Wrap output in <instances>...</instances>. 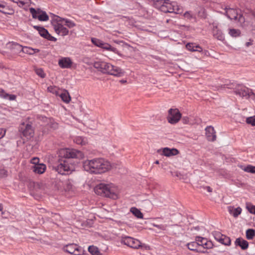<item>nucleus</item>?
I'll list each match as a JSON object with an SVG mask.
<instances>
[{"label": "nucleus", "instance_id": "9b49d317", "mask_svg": "<svg viewBox=\"0 0 255 255\" xmlns=\"http://www.w3.org/2000/svg\"><path fill=\"white\" fill-rule=\"evenodd\" d=\"M91 41L93 44L95 46L103 48L104 49L116 52L117 51L116 48L112 47V46L108 43L104 42L101 40H100L96 38H92Z\"/></svg>", "mask_w": 255, "mask_h": 255}, {"label": "nucleus", "instance_id": "f03ea898", "mask_svg": "<svg viewBox=\"0 0 255 255\" xmlns=\"http://www.w3.org/2000/svg\"><path fill=\"white\" fill-rule=\"evenodd\" d=\"M155 5L157 8L165 13L180 14L183 12L182 8L175 1H170L169 0H157Z\"/></svg>", "mask_w": 255, "mask_h": 255}, {"label": "nucleus", "instance_id": "bf43d9fd", "mask_svg": "<svg viewBox=\"0 0 255 255\" xmlns=\"http://www.w3.org/2000/svg\"><path fill=\"white\" fill-rule=\"evenodd\" d=\"M120 82H121L122 83H126L127 82V81L123 80H121Z\"/></svg>", "mask_w": 255, "mask_h": 255}, {"label": "nucleus", "instance_id": "3c124183", "mask_svg": "<svg viewBox=\"0 0 255 255\" xmlns=\"http://www.w3.org/2000/svg\"><path fill=\"white\" fill-rule=\"evenodd\" d=\"M6 131L2 128H0V139L3 137L5 134Z\"/></svg>", "mask_w": 255, "mask_h": 255}, {"label": "nucleus", "instance_id": "f3484780", "mask_svg": "<svg viewBox=\"0 0 255 255\" xmlns=\"http://www.w3.org/2000/svg\"><path fill=\"white\" fill-rule=\"evenodd\" d=\"M178 153L179 151L177 149L174 148H169L168 147H165L162 149V154L167 157L176 155Z\"/></svg>", "mask_w": 255, "mask_h": 255}, {"label": "nucleus", "instance_id": "b1692460", "mask_svg": "<svg viewBox=\"0 0 255 255\" xmlns=\"http://www.w3.org/2000/svg\"><path fill=\"white\" fill-rule=\"evenodd\" d=\"M21 50L24 53L33 55L35 53H37L39 52V50L38 49H34L29 47H23L21 48Z\"/></svg>", "mask_w": 255, "mask_h": 255}, {"label": "nucleus", "instance_id": "2eb2a0df", "mask_svg": "<svg viewBox=\"0 0 255 255\" xmlns=\"http://www.w3.org/2000/svg\"><path fill=\"white\" fill-rule=\"evenodd\" d=\"M213 36L217 39L219 40L220 41H223L225 40V36L221 31V29H220L218 28V26L217 24H213Z\"/></svg>", "mask_w": 255, "mask_h": 255}, {"label": "nucleus", "instance_id": "6ab92c4d", "mask_svg": "<svg viewBox=\"0 0 255 255\" xmlns=\"http://www.w3.org/2000/svg\"><path fill=\"white\" fill-rule=\"evenodd\" d=\"M46 168L45 164L40 163L33 166V171L35 173L41 174L45 172Z\"/></svg>", "mask_w": 255, "mask_h": 255}, {"label": "nucleus", "instance_id": "f8f14e48", "mask_svg": "<svg viewBox=\"0 0 255 255\" xmlns=\"http://www.w3.org/2000/svg\"><path fill=\"white\" fill-rule=\"evenodd\" d=\"M52 26L55 32L59 35L65 36L69 34L68 29L63 24L56 23L53 24Z\"/></svg>", "mask_w": 255, "mask_h": 255}, {"label": "nucleus", "instance_id": "c03bdc74", "mask_svg": "<svg viewBox=\"0 0 255 255\" xmlns=\"http://www.w3.org/2000/svg\"><path fill=\"white\" fill-rule=\"evenodd\" d=\"M2 5L4 6H3V8L0 7V12H2L3 13H5V14H10L12 13V12H10L9 11V10H10V9H9L8 8V6L4 3H3Z\"/></svg>", "mask_w": 255, "mask_h": 255}, {"label": "nucleus", "instance_id": "09e8293b", "mask_svg": "<svg viewBox=\"0 0 255 255\" xmlns=\"http://www.w3.org/2000/svg\"><path fill=\"white\" fill-rule=\"evenodd\" d=\"M39 159L37 157H33L31 159V163L33 164H34V165L39 164Z\"/></svg>", "mask_w": 255, "mask_h": 255}, {"label": "nucleus", "instance_id": "8fccbe9b", "mask_svg": "<svg viewBox=\"0 0 255 255\" xmlns=\"http://www.w3.org/2000/svg\"><path fill=\"white\" fill-rule=\"evenodd\" d=\"M45 38L49 40L52 41H56L57 40V39L56 38L51 36L49 33L47 35Z\"/></svg>", "mask_w": 255, "mask_h": 255}, {"label": "nucleus", "instance_id": "37998d69", "mask_svg": "<svg viewBox=\"0 0 255 255\" xmlns=\"http://www.w3.org/2000/svg\"><path fill=\"white\" fill-rule=\"evenodd\" d=\"M16 96L14 95H10L5 92L3 96V98L4 99H8L9 101H14L16 99Z\"/></svg>", "mask_w": 255, "mask_h": 255}, {"label": "nucleus", "instance_id": "6e6552de", "mask_svg": "<svg viewBox=\"0 0 255 255\" xmlns=\"http://www.w3.org/2000/svg\"><path fill=\"white\" fill-rule=\"evenodd\" d=\"M167 117L169 123L174 125L177 124L181 118V114L178 109H170L168 111Z\"/></svg>", "mask_w": 255, "mask_h": 255}, {"label": "nucleus", "instance_id": "412c9836", "mask_svg": "<svg viewBox=\"0 0 255 255\" xmlns=\"http://www.w3.org/2000/svg\"><path fill=\"white\" fill-rule=\"evenodd\" d=\"M242 209L240 207L234 208L230 206L228 207V211L229 213L234 217H237L242 212Z\"/></svg>", "mask_w": 255, "mask_h": 255}, {"label": "nucleus", "instance_id": "c756f323", "mask_svg": "<svg viewBox=\"0 0 255 255\" xmlns=\"http://www.w3.org/2000/svg\"><path fill=\"white\" fill-rule=\"evenodd\" d=\"M37 17H38V19L41 21H46L49 19V16L46 12L41 9L40 11V14H39V15Z\"/></svg>", "mask_w": 255, "mask_h": 255}, {"label": "nucleus", "instance_id": "e2e57ef3", "mask_svg": "<svg viewBox=\"0 0 255 255\" xmlns=\"http://www.w3.org/2000/svg\"><path fill=\"white\" fill-rule=\"evenodd\" d=\"M155 163L156 164H159V161L158 160L155 161Z\"/></svg>", "mask_w": 255, "mask_h": 255}, {"label": "nucleus", "instance_id": "393cba45", "mask_svg": "<svg viewBox=\"0 0 255 255\" xmlns=\"http://www.w3.org/2000/svg\"><path fill=\"white\" fill-rule=\"evenodd\" d=\"M59 96L61 98L62 100L66 103H69L71 100L70 95L66 90L63 91L61 94H60Z\"/></svg>", "mask_w": 255, "mask_h": 255}, {"label": "nucleus", "instance_id": "0eeeda50", "mask_svg": "<svg viewBox=\"0 0 255 255\" xmlns=\"http://www.w3.org/2000/svg\"><path fill=\"white\" fill-rule=\"evenodd\" d=\"M53 168L62 175L69 174L73 170V165L69 164L66 159H59L58 164L54 166Z\"/></svg>", "mask_w": 255, "mask_h": 255}, {"label": "nucleus", "instance_id": "f257e3e1", "mask_svg": "<svg viewBox=\"0 0 255 255\" xmlns=\"http://www.w3.org/2000/svg\"><path fill=\"white\" fill-rule=\"evenodd\" d=\"M83 166L85 171L96 174L105 173L112 168L110 162L102 158L86 160L83 162Z\"/></svg>", "mask_w": 255, "mask_h": 255}, {"label": "nucleus", "instance_id": "de8ad7c7", "mask_svg": "<svg viewBox=\"0 0 255 255\" xmlns=\"http://www.w3.org/2000/svg\"><path fill=\"white\" fill-rule=\"evenodd\" d=\"M184 16L187 19H191L193 18V15L191 13L190 11H186L184 14Z\"/></svg>", "mask_w": 255, "mask_h": 255}, {"label": "nucleus", "instance_id": "9d476101", "mask_svg": "<svg viewBox=\"0 0 255 255\" xmlns=\"http://www.w3.org/2000/svg\"><path fill=\"white\" fill-rule=\"evenodd\" d=\"M64 251L73 255H83L84 252L82 247L75 244L67 245L64 247Z\"/></svg>", "mask_w": 255, "mask_h": 255}, {"label": "nucleus", "instance_id": "680f3d73", "mask_svg": "<svg viewBox=\"0 0 255 255\" xmlns=\"http://www.w3.org/2000/svg\"><path fill=\"white\" fill-rule=\"evenodd\" d=\"M2 210V206L1 204H0V211Z\"/></svg>", "mask_w": 255, "mask_h": 255}, {"label": "nucleus", "instance_id": "69168bd1", "mask_svg": "<svg viewBox=\"0 0 255 255\" xmlns=\"http://www.w3.org/2000/svg\"><path fill=\"white\" fill-rule=\"evenodd\" d=\"M17 46H18L19 48H21V46H20V45H17Z\"/></svg>", "mask_w": 255, "mask_h": 255}, {"label": "nucleus", "instance_id": "20e7f679", "mask_svg": "<svg viewBox=\"0 0 255 255\" xmlns=\"http://www.w3.org/2000/svg\"><path fill=\"white\" fill-rule=\"evenodd\" d=\"M224 88L234 89L236 95L246 99H248L252 96L255 98V94L253 92L251 89L242 85L233 83L229 86L224 85Z\"/></svg>", "mask_w": 255, "mask_h": 255}, {"label": "nucleus", "instance_id": "4c0bfd02", "mask_svg": "<svg viewBox=\"0 0 255 255\" xmlns=\"http://www.w3.org/2000/svg\"><path fill=\"white\" fill-rule=\"evenodd\" d=\"M104 63V61H96L93 64V66L96 69H98L101 72V70L103 69V64Z\"/></svg>", "mask_w": 255, "mask_h": 255}, {"label": "nucleus", "instance_id": "1a4fd4ad", "mask_svg": "<svg viewBox=\"0 0 255 255\" xmlns=\"http://www.w3.org/2000/svg\"><path fill=\"white\" fill-rule=\"evenodd\" d=\"M121 242L133 249H138L141 247V243L139 240L128 236H122Z\"/></svg>", "mask_w": 255, "mask_h": 255}, {"label": "nucleus", "instance_id": "bb28decb", "mask_svg": "<svg viewBox=\"0 0 255 255\" xmlns=\"http://www.w3.org/2000/svg\"><path fill=\"white\" fill-rule=\"evenodd\" d=\"M130 211L132 213L133 215L138 219L143 218V214L141 211L135 207H131L130 209Z\"/></svg>", "mask_w": 255, "mask_h": 255}, {"label": "nucleus", "instance_id": "ea45409f", "mask_svg": "<svg viewBox=\"0 0 255 255\" xmlns=\"http://www.w3.org/2000/svg\"><path fill=\"white\" fill-rule=\"evenodd\" d=\"M212 235H213L214 239L218 241L221 238H225V235L221 234L220 232L218 231H215L212 233Z\"/></svg>", "mask_w": 255, "mask_h": 255}, {"label": "nucleus", "instance_id": "49530a36", "mask_svg": "<svg viewBox=\"0 0 255 255\" xmlns=\"http://www.w3.org/2000/svg\"><path fill=\"white\" fill-rule=\"evenodd\" d=\"M246 122L253 126H255V117H251L247 118Z\"/></svg>", "mask_w": 255, "mask_h": 255}, {"label": "nucleus", "instance_id": "5701e85b", "mask_svg": "<svg viewBox=\"0 0 255 255\" xmlns=\"http://www.w3.org/2000/svg\"><path fill=\"white\" fill-rule=\"evenodd\" d=\"M186 48L191 51L201 52L202 48L199 45H195L194 43H188L186 45Z\"/></svg>", "mask_w": 255, "mask_h": 255}, {"label": "nucleus", "instance_id": "864d4df0", "mask_svg": "<svg viewBox=\"0 0 255 255\" xmlns=\"http://www.w3.org/2000/svg\"><path fill=\"white\" fill-rule=\"evenodd\" d=\"M152 225L155 227H156L158 229H161V230H165V227L163 225H156V224H153Z\"/></svg>", "mask_w": 255, "mask_h": 255}, {"label": "nucleus", "instance_id": "39448f33", "mask_svg": "<svg viewBox=\"0 0 255 255\" xmlns=\"http://www.w3.org/2000/svg\"><path fill=\"white\" fill-rule=\"evenodd\" d=\"M59 156L64 158L82 159L84 155L81 151L73 148H62L59 150Z\"/></svg>", "mask_w": 255, "mask_h": 255}, {"label": "nucleus", "instance_id": "338daca9", "mask_svg": "<svg viewBox=\"0 0 255 255\" xmlns=\"http://www.w3.org/2000/svg\"><path fill=\"white\" fill-rule=\"evenodd\" d=\"M53 90H53V91H52V92H53V93H54V92H55V89H53Z\"/></svg>", "mask_w": 255, "mask_h": 255}, {"label": "nucleus", "instance_id": "c85d7f7f", "mask_svg": "<svg viewBox=\"0 0 255 255\" xmlns=\"http://www.w3.org/2000/svg\"><path fill=\"white\" fill-rule=\"evenodd\" d=\"M241 168L244 171L248 173H255V166L248 165L246 166L243 165L240 166Z\"/></svg>", "mask_w": 255, "mask_h": 255}, {"label": "nucleus", "instance_id": "58836bf2", "mask_svg": "<svg viewBox=\"0 0 255 255\" xmlns=\"http://www.w3.org/2000/svg\"><path fill=\"white\" fill-rule=\"evenodd\" d=\"M229 33L231 36L236 37L240 35V31L236 29H230Z\"/></svg>", "mask_w": 255, "mask_h": 255}, {"label": "nucleus", "instance_id": "c9c22d12", "mask_svg": "<svg viewBox=\"0 0 255 255\" xmlns=\"http://www.w3.org/2000/svg\"><path fill=\"white\" fill-rule=\"evenodd\" d=\"M88 251L93 255H99L100 254L98 249L94 246H89Z\"/></svg>", "mask_w": 255, "mask_h": 255}, {"label": "nucleus", "instance_id": "052dcab7", "mask_svg": "<svg viewBox=\"0 0 255 255\" xmlns=\"http://www.w3.org/2000/svg\"><path fill=\"white\" fill-rule=\"evenodd\" d=\"M2 3H3V2H0V7H3V8L4 6L2 5Z\"/></svg>", "mask_w": 255, "mask_h": 255}, {"label": "nucleus", "instance_id": "aec40b11", "mask_svg": "<svg viewBox=\"0 0 255 255\" xmlns=\"http://www.w3.org/2000/svg\"><path fill=\"white\" fill-rule=\"evenodd\" d=\"M235 244L240 246L242 250H246L249 247L248 242L242 238H238L235 241Z\"/></svg>", "mask_w": 255, "mask_h": 255}, {"label": "nucleus", "instance_id": "ddd939ff", "mask_svg": "<svg viewBox=\"0 0 255 255\" xmlns=\"http://www.w3.org/2000/svg\"><path fill=\"white\" fill-rule=\"evenodd\" d=\"M195 240L198 242L199 246L202 247L204 249H210L213 248V244L211 241H208L207 239L201 237H197Z\"/></svg>", "mask_w": 255, "mask_h": 255}, {"label": "nucleus", "instance_id": "0e129e2a", "mask_svg": "<svg viewBox=\"0 0 255 255\" xmlns=\"http://www.w3.org/2000/svg\"><path fill=\"white\" fill-rule=\"evenodd\" d=\"M10 0L14 2H15V3L16 2V1H17V0Z\"/></svg>", "mask_w": 255, "mask_h": 255}, {"label": "nucleus", "instance_id": "4468645a", "mask_svg": "<svg viewBox=\"0 0 255 255\" xmlns=\"http://www.w3.org/2000/svg\"><path fill=\"white\" fill-rule=\"evenodd\" d=\"M73 62L69 57H62L58 61L59 66L63 69L70 68Z\"/></svg>", "mask_w": 255, "mask_h": 255}, {"label": "nucleus", "instance_id": "4d7b16f0", "mask_svg": "<svg viewBox=\"0 0 255 255\" xmlns=\"http://www.w3.org/2000/svg\"><path fill=\"white\" fill-rule=\"evenodd\" d=\"M206 189H207V190L208 192H211L212 191V188H211L210 187H209V186H207V187H206Z\"/></svg>", "mask_w": 255, "mask_h": 255}, {"label": "nucleus", "instance_id": "cd10ccee", "mask_svg": "<svg viewBox=\"0 0 255 255\" xmlns=\"http://www.w3.org/2000/svg\"><path fill=\"white\" fill-rule=\"evenodd\" d=\"M34 28L36 29L38 31L39 34L42 37L45 38L47 35L48 33V31L45 29L44 28L38 26H34Z\"/></svg>", "mask_w": 255, "mask_h": 255}, {"label": "nucleus", "instance_id": "603ef678", "mask_svg": "<svg viewBox=\"0 0 255 255\" xmlns=\"http://www.w3.org/2000/svg\"><path fill=\"white\" fill-rule=\"evenodd\" d=\"M0 175L1 177H5L7 175V171L4 169H0Z\"/></svg>", "mask_w": 255, "mask_h": 255}, {"label": "nucleus", "instance_id": "6e6d98bb", "mask_svg": "<svg viewBox=\"0 0 255 255\" xmlns=\"http://www.w3.org/2000/svg\"><path fill=\"white\" fill-rule=\"evenodd\" d=\"M5 91L1 88H0V97L3 98V96L5 93Z\"/></svg>", "mask_w": 255, "mask_h": 255}, {"label": "nucleus", "instance_id": "a878e982", "mask_svg": "<svg viewBox=\"0 0 255 255\" xmlns=\"http://www.w3.org/2000/svg\"><path fill=\"white\" fill-rule=\"evenodd\" d=\"M188 249L193 251H199V246L198 242H192L187 244Z\"/></svg>", "mask_w": 255, "mask_h": 255}, {"label": "nucleus", "instance_id": "7c9ffc66", "mask_svg": "<svg viewBox=\"0 0 255 255\" xmlns=\"http://www.w3.org/2000/svg\"><path fill=\"white\" fill-rule=\"evenodd\" d=\"M19 7L24 8L25 6H28L31 3V0H17L16 2Z\"/></svg>", "mask_w": 255, "mask_h": 255}, {"label": "nucleus", "instance_id": "e433bc0d", "mask_svg": "<svg viewBox=\"0 0 255 255\" xmlns=\"http://www.w3.org/2000/svg\"><path fill=\"white\" fill-rule=\"evenodd\" d=\"M246 208L248 211L251 214L255 215V206L251 203H247L246 204Z\"/></svg>", "mask_w": 255, "mask_h": 255}, {"label": "nucleus", "instance_id": "a18cd8bd", "mask_svg": "<svg viewBox=\"0 0 255 255\" xmlns=\"http://www.w3.org/2000/svg\"><path fill=\"white\" fill-rule=\"evenodd\" d=\"M35 73L37 75L40 76L41 78H44L45 76V74L43 71V70L41 68H37L35 69Z\"/></svg>", "mask_w": 255, "mask_h": 255}, {"label": "nucleus", "instance_id": "f704fd0d", "mask_svg": "<svg viewBox=\"0 0 255 255\" xmlns=\"http://www.w3.org/2000/svg\"><path fill=\"white\" fill-rule=\"evenodd\" d=\"M255 236V231L254 229H248L246 231V237L248 240H252Z\"/></svg>", "mask_w": 255, "mask_h": 255}, {"label": "nucleus", "instance_id": "dca6fc26", "mask_svg": "<svg viewBox=\"0 0 255 255\" xmlns=\"http://www.w3.org/2000/svg\"><path fill=\"white\" fill-rule=\"evenodd\" d=\"M206 136L209 141H214L216 140V132L213 127L211 126L207 127L205 128Z\"/></svg>", "mask_w": 255, "mask_h": 255}, {"label": "nucleus", "instance_id": "a211bd4d", "mask_svg": "<svg viewBox=\"0 0 255 255\" xmlns=\"http://www.w3.org/2000/svg\"><path fill=\"white\" fill-rule=\"evenodd\" d=\"M226 13L227 17L230 19L236 20L238 18V13L235 9L226 8Z\"/></svg>", "mask_w": 255, "mask_h": 255}, {"label": "nucleus", "instance_id": "4be33fe9", "mask_svg": "<svg viewBox=\"0 0 255 255\" xmlns=\"http://www.w3.org/2000/svg\"><path fill=\"white\" fill-rule=\"evenodd\" d=\"M23 134L27 138L31 137L33 135V130L30 125L26 124L23 131Z\"/></svg>", "mask_w": 255, "mask_h": 255}, {"label": "nucleus", "instance_id": "2f4dec72", "mask_svg": "<svg viewBox=\"0 0 255 255\" xmlns=\"http://www.w3.org/2000/svg\"><path fill=\"white\" fill-rule=\"evenodd\" d=\"M74 141L78 144L84 145L87 143V139L82 136H77L74 138Z\"/></svg>", "mask_w": 255, "mask_h": 255}, {"label": "nucleus", "instance_id": "5fc2aeb1", "mask_svg": "<svg viewBox=\"0 0 255 255\" xmlns=\"http://www.w3.org/2000/svg\"><path fill=\"white\" fill-rule=\"evenodd\" d=\"M182 120L183 123L185 124H186L189 122V118L187 117H183Z\"/></svg>", "mask_w": 255, "mask_h": 255}, {"label": "nucleus", "instance_id": "473e14b6", "mask_svg": "<svg viewBox=\"0 0 255 255\" xmlns=\"http://www.w3.org/2000/svg\"><path fill=\"white\" fill-rule=\"evenodd\" d=\"M29 11L33 18L38 19V17L37 16H38L39 14H40V8H37V9H35L34 8L31 7L29 8Z\"/></svg>", "mask_w": 255, "mask_h": 255}, {"label": "nucleus", "instance_id": "a19ab883", "mask_svg": "<svg viewBox=\"0 0 255 255\" xmlns=\"http://www.w3.org/2000/svg\"><path fill=\"white\" fill-rule=\"evenodd\" d=\"M64 23L69 28H72L76 26V23L74 21L67 18L65 20Z\"/></svg>", "mask_w": 255, "mask_h": 255}, {"label": "nucleus", "instance_id": "72a5a7b5", "mask_svg": "<svg viewBox=\"0 0 255 255\" xmlns=\"http://www.w3.org/2000/svg\"><path fill=\"white\" fill-rule=\"evenodd\" d=\"M218 242L226 246H229L231 244L230 238L225 235V238H221Z\"/></svg>", "mask_w": 255, "mask_h": 255}, {"label": "nucleus", "instance_id": "7ed1b4c3", "mask_svg": "<svg viewBox=\"0 0 255 255\" xmlns=\"http://www.w3.org/2000/svg\"><path fill=\"white\" fill-rule=\"evenodd\" d=\"M95 193L99 195L113 199L118 198L117 189L112 184H100L95 189Z\"/></svg>", "mask_w": 255, "mask_h": 255}, {"label": "nucleus", "instance_id": "13d9d810", "mask_svg": "<svg viewBox=\"0 0 255 255\" xmlns=\"http://www.w3.org/2000/svg\"><path fill=\"white\" fill-rule=\"evenodd\" d=\"M251 44V43L250 42H247V43H246V45L247 46H250Z\"/></svg>", "mask_w": 255, "mask_h": 255}, {"label": "nucleus", "instance_id": "79ce46f5", "mask_svg": "<svg viewBox=\"0 0 255 255\" xmlns=\"http://www.w3.org/2000/svg\"><path fill=\"white\" fill-rule=\"evenodd\" d=\"M67 18H62L58 16H56L55 20L52 22V24L56 23L63 24L65 22V20H66Z\"/></svg>", "mask_w": 255, "mask_h": 255}, {"label": "nucleus", "instance_id": "423d86ee", "mask_svg": "<svg viewBox=\"0 0 255 255\" xmlns=\"http://www.w3.org/2000/svg\"><path fill=\"white\" fill-rule=\"evenodd\" d=\"M101 72L117 77H122L124 75V72L122 69L105 61Z\"/></svg>", "mask_w": 255, "mask_h": 255}]
</instances>
